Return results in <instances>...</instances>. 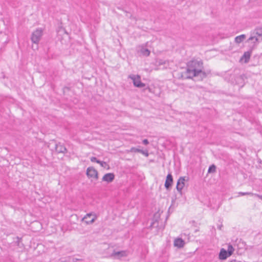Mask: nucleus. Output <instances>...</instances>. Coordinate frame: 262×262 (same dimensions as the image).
Segmentation results:
<instances>
[{"label": "nucleus", "mask_w": 262, "mask_h": 262, "mask_svg": "<svg viewBox=\"0 0 262 262\" xmlns=\"http://www.w3.org/2000/svg\"><path fill=\"white\" fill-rule=\"evenodd\" d=\"M137 52L140 56L147 57L150 55V51L146 48V45H141L137 47Z\"/></svg>", "instance_id": "obj_5"}, {"label": "nucleus", "mask_w": 262, "mask_h": 262, "mask_svg": "<svg viewBox=\"0 0 262 262\" xmlns=\"http://www.w3.org/2000/svg\"><path fill=\"white\" fill-rule=\"evenodd\" d=\"M140 153H141L147 157L148 156V152L147 150L144 151L140 149Z\"/></svg>", "instance_id": "obj_22"}, {"label": "nucleus", "mask_w": 262, "mask_h": 262, "mask_svg": "<svg viewBox=\"0 0 262 262\" xmlns=\"http://www.w3.org/2000/svg\"><path fill=\"white\" fill-rule=\"evenodd\" d=\"M203 62L201 61L192 60L189 62L185 73L186 77L192 78L198 76L205 77L206 75L203 71Z\"/></svg>", "instance_id": "obj_1"}, {"label": "nucleus", "mask_w": 262, "mask_h": 262, "mask_svg": "<svg viewBox=\"0 0 262 262\" xmlns=\"http://www.w3.org/2000/svg\"><path fill=\"white\" fill-rule=\"evenodd\" d=\"M35 223H36V224H39V223H38V222H36Z\"/></svg>", "instance_id": "obj_29"}, {"label": "nucleus", "mask_w": 262, "mask_h": 262, "mask_svg": "<svg viewBox=\"0 0 262 262\" xmlns=\"http://www.w3.org/2000/svg\"><path fill=\"white\" fill-rule=\"evenodd\" d=\"M238 194L239 195H254V193H253L252 192H239L238 193Z\"/></svg>", "instance_id": "obj_21"}, {"label": "nucleus", "mask_w": 262, "mask_h": 262, "mask_svg": "<svg viewBox=\"0 0 262 262\" xmlns=\"http://www.w3.org/2000/svg\"><path fill=\"white\" fill-rule=\"evenodd\" d=\"M78 260V259H77V258H73V261L74 262H75V261H77V260Z\"/></svg>", "instance_id": "obj_27"}, {"label": "nucleus", "mask_w": 262, "mask_h": 262, "mask_svg": "<svg viewBox=\"0 0 262 262\" xmlns=\"http://www.w3.org/2000/svg\"><path fill=\"white\" fill-rule=\"evenodd\" d=\"M42 36V30L40 28L37 29L32 32L31 39L33 43L38 44Z\"/></svg>", "instance_id": "obj_4"}, {"label": "nucleus", "mask_w": 262, "mask_h": 262, "mask_svg": "<svg viewBox=\"0 0 262 262\" xmlns=\"http://www.w3.org/2000/svg\"><path fill=\"white\" fill-rule=\"evenodd\" d=\"M254 195H256L257 196H258V198H259L260 199H262V196L259 195H258V194H254Z\"/></svg>", "instance_id": "obj_26"}, {"label": "nucleus", "mask_w": 262, "mask_h": 262, "mask_svg": "<svg viewBox=\"0 0 262 262\" xmlns=\"http://www.w3.org/2000/svg\"><path fill=\"white\" fill-rule=\"evenodd\" d=\"M55 150L58 153L65 154L67 152V149L63 144L59 142L55 145Z\"/></svg>", "instance_id": "obj_8"}, {"label": "nucleus", "mask_w": 262, "mask_h": 262, "mask_svg": "<svg viewBox=\"0 0 262 262\" xmlns=\"http://www.w3.org/2000/svg\"><path fill=\"white\" fill-rule=\"evenodd\" d=\"M251 54V51H247L244 53V55L241 58V60H244L245 63L249 61Z\"/></svg>", "instance_id": "obj_14"}, {"label": "nucleus", "mask_w": 262, "mask_h": 262, "mask_svg": "<svg viewBox=\"0 0 262 262\" xmlns=\"http://www.w3.org/2000/svg\"><path fill=\"white\" fill-rule=\"evenodd\" d=\"M155 224H156V223H153L151 225V226L154 227Z\"/></svg>", "instance_id": "obj_28"}, {"label": "nucleus", "mask_w": 262, "mask_h": 262, "mask_svg": "<svg viewBox=\"0 0 262 262\" xmlns=\"http://www.w3.org/2000/svg\"><path fill=\"white\" fill-rule=\"evenodd\" d=\"M115 178V176L113 173H108L105 174L102 178V181L110 183L112 182Z\"/></svg>", "instance_id": "obj_11"}, {"label": "nucleus", "mask_w": 262, "mask_h": 262, "mask_svg": "<svg viewBox=\"0 0 262 262\" xmlns=\"http://www.w3.org/2000/svg\"><path fill=\"white\" fill-rule=\"evenodd\" d=\"M128 78L132 80L133 84L135 87L142 88L145 86V83L141 82V77L138 75L130 74Z\"/></svg>", "instance_id": "obj_3"}, {"label": "nucleus", "mask_w": 262, "mask_h": 262, "mask_svg": "<svg viewBox=\"0 0 262 262\" xmlns=\"http://www.w3.org/2000/svg\"><path fill=\"white\" fill-rule=\"evenodd\" d=\"M247 41H251L253 47L256 46L259 42L262 41V29H255Z\"/></svg>", "instance_id": "obj_2"}, {"label": "nucleus", "mask_w": 262, "mask_h": 262, "mask_svg": "<svg viewBox=\"0 0 262 262\" xmlns=\"http://www.w3.org/2000/svg\"><path fill=\"white\" fill-rule=\"evenodd\" d=\"M216 167L214 165H212L210 166L208 169V172L211 173V172H214L215 171Z\"/></svg>", "instance_id": "obj_19"}, {"label": "nucleus", "mask_w": 262, "mask_h": 262, "mask_svg": "<svg viewBox=\"0 0 262 262\" xmlns=\"http://www.w3.org/2000/svg\"><path fill=\"white\" fill-rule=\"evenodd\" d=\"M143 143L145 145H147L149 143L147 139H144L143 140Z\"/></svg>", "instance_id": "obj_24"}, {"label": "nucleus", "mask_w": 262, "mask_h": 262, "mask_svg": "<svg viewBox=\"0 0 262 262\" xmlns=\"http://www.w3.org/2000/svg\"><path fill=\"white\" fill-rule=\"evenodd\" d=\"M158 62L159 64H166V61H163L162 60H160Z\"/></svg>", "instance_id": "obj_25"}, {"label": "nucleus", "mask_w": 262, "mask_h": 262, "mask_svg": "<svg viewBox=\"0 0 262 262\" xmlns=\"http://www.w3.org/2000/svg\"><path fill=\"white\" fill-rule=\"evenodd\" d=\"M173 182L172 177L170 173H169L166 177V179L165 182V187L167 189L171 186Z\"/></svg>", "instance_id": "obj_12"}, {"label": "nucleus", "mask_w": 262, "mask_h": 262, "mask_svg": "<svg viewBox=\"0 0 262 262\" xmlns=\"http://www.w3.org/2000/svg\"><path fill=\"white\" fill-rule=\"evenodd\" d=\"M234 250V248L231 245H228L227 252H228L229 255H231L233 254Z\"/></svg>", "instance_id": "obj_17"}, {"label": "nucleus", "mask_w": 262, "mask_h": 262, "mask_svg": "<svg viewBox=\"0 0 262 262\" xmlns=\"http://www.w3.org/2000/svg\"><path fill=\"white\" fill-rule=\"evenodd\" d=\"M140 149H138L135 147H132L129 150H127L126 152H127V153L132 152H140Z\"/></svg>", "instance_id": "obj_18"}, {"label": "nucleus", "mask_w": 262, "mask_h": 262, "mask_svg": "<svg viewBox=\"0 0 262 262\" xmlns=\"http://www.w3.org/2000/svg\"><path fill=\"white\" fill-rule=\"evenodd\" d=\"M185 177H180L178 180L176 188L177 190L180 193L182 192V190L185 186Z\"/></svg>", "instance_id": "obj_7"}, {"label": "nucleus", "mask_w": 262, "mask_h": 262, "mask_svg": "<svg viewBox=\"0 0 262 262\" xmlns=\"http://www.w3.org/2000/svg\"><path fill=\"white\" fill-rule=\"evenodd\" d=\"M99 164L104 168L106 169H109V166H108V165L106 162L99 161Z\"/></svg>", "instance_id": "obj_20"}, {"label": "nucleus", "mask_w": 262, "mask_h": 262, "mask_svg": "<svg viewBox=\"0 0 262 262\" xmlns=\"http://www.w3.org/2000/svg\"><path fill=\"white\" fill-rule=\"evenodd\" d=\"M91 160L92 162H96L98 163V160L96 157H92Z\"/></svg>", "instance_id": "obj_23"}, {"label": "nucleus", "mask_w": 262, "mask_h": 262, "mask_svg": "<svg viewBox=\"0 0 262 262\" xmlns=\"http://www.w3.org/2000/svg\"><path fill=\"white\" fill-rule=\"evenodd\" d=\"M184 241L182 238H177L174 240V245L176 247L181 248L184 245Z\"/></svg>", "instance_id": "obj_15"}, {"label": "nucleus", "mask_w": 262, "mask_h": 262, "mask_svg": "<svg viewBox=\"0 0 262 262\" xmlns=\"http://www.w3.org/2000/svg\"><path fill=\"white\" fill-rule=\"evenodd\" d=\"M246 36L245 34H242L236 36L234 39V41L236 43H239L243 42L246 39Z\"/></svg>", "instance_id": "obj_16"}, {"label": "nucleus", "mask_w": 262, "mask_h": 262, "mask_svg": "<svg viewBox=\"0 0 262 262\" xmlns=\"http://www.w3.org/2000/svg\"><path fill=\"white\" fill-rule=\"evenodd\" d=\"M96 216L92 214H87L83 219V221L85 222L87 224L94 222Z\"/></svg>", "instance_id": "obj_9"}, {"label": "nucleus", "mask_w": 262, "mask_h": 262, "mask_svg": "<svg viewBox=\"0 0 262 262\" xmlns=\"http://www.w3.org/2000/svg\"><path fill=\"white\" fill-rule=\"evenodd\" d=\"M127 255V252L125 251H118L115 252L114 251L112 254V256H113L115 258H120L122 257H125Z\"/></svg>", "instance_id": "obj_10"}, {"label": "nucleus", "mask_w": 262, "mask_h": 262, "mask_svg": "<svg viewBox=\"0 0 262 262\" xmlns=\"http://www.w3.org/2000/svg\"><path fill=\"white\" fill-rule=\"evenodd\" d=\"M86 174L89 178H97L98 176L97 171L93 167H88L86 170Z\"/></svg>", "instance_id": "obj_6"}, {"label": "nucleus", "mask_w": 262, "mask_h": 262, "mask_svg": "<svg viewBox=\"0 0 262 262\" xmlns=\"http://www.w3.org/2000/svg\"><path fill=\"white\" fill-rule=\"evenodd\" d=\"M229 254H228V252L225 250L224 249L222 248L219 254V258L220 259L224 260L226 259L228 257L230 256Z\"/></svg>", "instance_id": "obj_13"}]
</instances>
